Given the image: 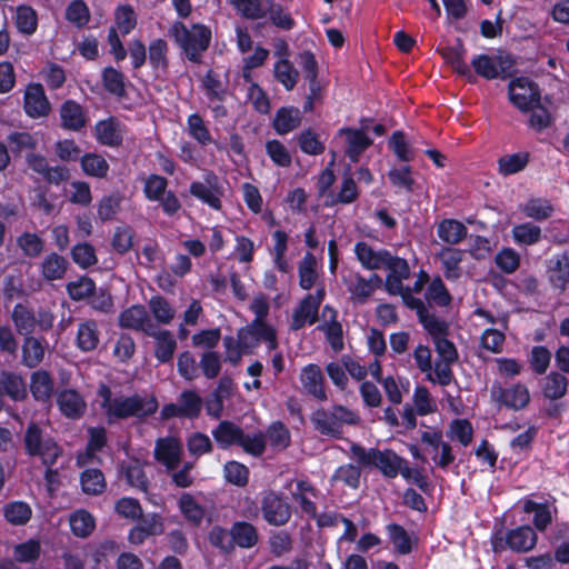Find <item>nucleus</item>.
Instances as JSON below:
<instances>
[{
    "label": "nucleus",
    "instance_id": "f257e3e1",
    "mask_svg": "<svg viewBox=\"0 0 569 569\" xmlns=\"http://www.w3.org/2000/svg\"><path fill=\"white\" fill-rule=\"evenodd\" d=\"M97 396L101 399L100 408L109 425L129 418L143 421L153 416L159 408L154 396L142 397L139 393H133L131 396L113 397L110 386L104 382L98 386Z\"/></svg>",
    "mask_w": 569,
    "mask_h": 569
},
{
    "label": "nucleus",
    "instance_id": "f03ea898",
    "mask_svg": "<svg viewBox=\"0 0 569 569\" xmlns=\"http://www.w3.org/2000/svg\"><path fill=\"white\" fill-rule=\"evenodd\" d=\"M351 458L362 468H377L383 477L393 479L401 475L403 479L409 478V462L391 449L379 450L378 448L366 449L360 443L352 442L350 446Z\"/></svg>",
    "mask_w": 569,
    "mask_h": 569
},
{
    "label": "nucleus",
    "instance_id": "7ed1b4c3",
    "mask_svg": "<svg viewBox=\"0 0 569 569\" xmlns=\"http://www.w3.org/2000/svg\"><path fill=\"white\" fill-rule=\"evenodd\" d=\"M168 33L190 62L201 63L202 53L210 47L212 37L208 26L197 22L187 28L182 21L177 20L171 24Z\"/></svg>",
    "mask_w": 569,
    "mask_h": 569
},
{
    "label": "nucleus",
    "instance_id": "20e7f679",
    "mask_svg": "<svg viewBox=\"0 0 569 569\" xmlns=\"http://www.w3.org/2000/svg\"><path fill=\"white\" fill-rule=\"evenodd\" d=\"M313 429L322 436L333 439H342L343 426H357L360 422L359 415L342 405H333L330 408H317L310 416Z\"/></svg>",
    "mask_w": 569,
    "mask_h": 569
},
{
    "label": "nucleus",
    "instance_id": "39448f33",
    "mask_svg": "<svg viewBox=\"0 0 569 569\" xmlns=\"http://www.w3.org/2000/svg\"><path fill=\"white\" fill-rule=\"evenodd\" d=\"M23 450L28 457H38L42 465H56L63 453L62 447L47 435L36 421H30L23 432Z\"/></svg>",
    "mask_w": 569,
    "mask_h": 569
},
{
    "label": "nucleus",
    "instance_id": "423d86ee",
    "mask_svg": "<svg viewBox=\"0 0 569 569\" xmlns=\"http://www.w3.org/2000/svg\"><path fill=\"white\" fill-rule=\"evenodd\" d=\"M11 319L17 332L30 337L36 332H48L53 328L56 316L47 308H39L37 312L22 303L13 307Z\"/></svg>",
    "mask_w": 569,
    "mask_h": 569
},
{
    "label": "nucleus",
    "instance_id": "0eeeda50",
    "mask_svg": "<svg viewBox=\"0 0 569 569\" xmlns=\"http://www.w3.org/2000/svg\"><path fill=\"white\" fill-rule=\"evenodd\" d=\"M538 541L533 528L528 525L519 526L503 533L501 530L493 535L492 549L500 552L510 549L516 552H528L532 550Z\"/></svg>",
    "mask_w": 569,
    "mask_h": 569
},
{
    "label": "nucleus",
    "instance_id": "6e6552de",
    "mask_svg": "<svg viewBox=\"0 0 569 569\" xmlns=\"http://www.w3.org/2000/svg\"><path fill=\"white\" fill-rule=\"evenodd\" d=\"M237 337L240 339V345L244 348V353H252L261 341L268 343L269 350L278 348V339L276 329L268 322H260L252 320L249 325L241 327Z\"/></svg>",
    "mask_w": 569,
    "mask_h": 569
},
{
    "label": "nucleus",
    "instance_id": "1a4fd4ad",
    "mask_svg": "<svg viewBox=\"0 0 569 569\" xmlns=\"http://www.w3.org/2000/svg\"><path fill=\"white\" fill-rule=\"evenodd\" d=\"M510 102L521 112H529L541 100L540 88L537 82L528 77H518L508 84Z\"/></svg>",
    "mask_w": 569,
    "mask_h": 569
},
{
    "label": "nucleus",
    "instance_id": "9d476101",
    "mask_svg": "<svg viewBox=\"0 0 569 569\" xmlns=\"http://www.w3.org/2000/svg\"><path fill=\"white\" fill-rule=\"evenodd\" d=\"M260 510L263 520L273 527H282L291 519V506L287 498L273 490L264 492L260 501Z\"/></svg>",
    "mask_w": 569,
    "mask_h": 569
},
{
    "label": "nucleus",
    "instance_id": "9b49d317",
    "mask_svg": "<svg viewBox=\"0 0 569 569\" xmlns=\"http://www.w3.org/2000/svg\"><path fill=\"white\" fill-rule=\"evenodd\" d=\"M512 60L501 56L491 57L486 53L472 58L470 66L475 73L486 80L507 79L510 77L509 68Z\"/></svg>",
    "mask_w": 569,
    "mask_h": 569
},
{
    "label": "nucleus",
    "instance_id": "f8f14e48",
    "mask_svg": "<svg viewBox=\"0 0 569 569\" xmlns=\"http://www.w3.org/2000/svg\"><path fill=\"white\" fill-rule=\"evenodd\" d=\"M189 192L192 197L209 206L213 210H221L222 188L219 184L218 176L213 171H207L204 182L193 181L190 183Z\"/></svg>",
    "mask_w": 569,
    "mask_h": 569
},
{
    "label": "nucleus",
    "instance_id": "ddd939ff",
    "mask_svg": "<svg viewBox=\"0 0 569 569\" xmlns=\"http://www.w3.org/2000/svg\"><path fill=\"white\" fill-rule=\"evenodd\" d=\"M118 323L123 329L142 332L146 336L152 335L153 328L157 326L151 320L146 307L139 303L122 310L118 317Z\"/></svg>",
    "mask_w": 569,
    "mask_h": 569
},
{
    "label": "nucleus",
    "instance_id": "4468645a",
    "mask_svg": "<svg viewBox=\"0 0 569 569\" xmlns=\"http://www.w3.org/2000/svg\"><path fill=\"white\" fill-rule=\"evenodd\" d=\"M136 521L138 523L128 533V540L132 545H142L148 538L161 536L164 531L163 518L160 513L142 515Z\"/></svg>",
    "mask_w": 569,
    "mask_h": 569
},
{
    "label": "nucleus",
    "instance_id": "2eb2a0df",
    "mask_svg": "<svg viewBox=\"0 0 569 569\" xmlns=\"http://www.w3.org/2000/svg\"><path fill=\"white\" fill-rule=\"evenodd\" d=\"M23 109L27 116L33 119L50 113L51 104L41 83L31 82L28 84L23 96Z\"/></svg>",
    "mask_w": 569,
    "mask_h": 569
},
{
    "label": "nucleus",
    "instance_id": "dca6fc26",
    "mask_svg": "<svg viewBox=\"0 0 569 569\" xmlns=\"http://www.w3.org/2000/svg\"><path fill=\"white\" fill-rule=\"evenodd\" d=\"M59 117L61 128L73 132H80L89 121L87 110L73 99H67L61 103Z\"/></svg>",
    "mask_w": 569,
    "mask_h": 569
},
{
    "label": "nucleus",
    "instance_id": "f3484780",
    "mask_svg": "<svg viewBox=\"0 0 569 569\" xmlns=\"http://www.w3.org/2000/svg\"><path fill=\"white\" fill-rule=\"evenodd\" d=\"M437 52L443 58L446 63L451 66L457 74L466 77L470 83L476 82V77L472 74L470 67L465 60L467 50L460 38L456 39L455 46L438 48Z\"/></svg>",
    "mask_w": 569,
    "mask_h": 569
},
{
    "label": "nucleus",
    "instance_id": "a211bd4d",
    "mask_svg": "<svg viewBox=\"0 0 569 569\" xmlns=\"http://www.w3.org/2000/svg\"><path fill=\"white\" fill-rule=\"evenodd\" d=\"M368 121L371 120L362 119V128L360 129L345 127L339 130V134L346 137V154L353 162L358 161L359 157L373 143L372 139L365 132L367 126H363V123Z\"/></svg>",
    "mask_w": 569,
    "mask_h": 569
},
{
    "label": "nucleus",
    "instance_id": "6ab92c4d",
    "mask_svg": "<svg viewBox=\"0 0 569 569\" xmlns=\"http://www.w3.org/2000/svg\"><path fill=\"white\" fill-rule=\"evenodd\" d=\"M300 381L307 395L318 401H327L328 395L325 377L321 368L316 363H309L301 369Z\"/></svg>",
    "mask_w": 569,
    "mask_h": 569
},
{
    "label": "nucleus",
    "instance_id": "aec40b11",
    "mask_svg": "<svg viewBox=\"0 0 569 569\" xmlns=\"http://www.w3.org/2000/svg\"><path fill=\"white\" fill-rule=\"evenodd\" d=\"M94 138L102 146L120 147L123 142L121 122L113 116L99 120L94 126Z\"/></svg>",
    "mask_w": 569,
    "mask_h": 569
},
{
    "label": "nucleus",
    "instance_id": "412c9836",
    "mask_svg": "<svg viewBox=\"0 0 569 569\" xmlns=\"http://www.w3.org/2000/svg\"><path fill=\"white\" fill-rule=\"evenodd\" d=\"M181 443L177 438H160L156 442L154 458L167 469L174 470L181 461Z\"/></svg>",
    "mask_w": 569,
    "mask_h": 569
},
{
    "label": "nucleus",
    "instance_id": "4be33fe9",
    "mask_svg": "<svg viewBox=\"0 0 569 569\" xmlns=\"http://www.w3.org/2000/svg\"><path fill=\"white\" fill-rule=\"evenodd\" d=\"M57 405L60 412L69 419H80L86 412V401L74 389H63L58 393Z\"/></svg>",
    "mask_w": 569,
    "mask_h": 569
},
{
    "label": "nucleus",
    "instance_id": "5701e85b",
    "mask_svg": "<svg viewBox=\"0 0 569 569\" xmlns=\"http://www.w3.org/2000/svg\"><path fill=\"white\" fill-rule=\"evenodd\" d=\"M497 401L508 409L518 411L529 405L530 393L527 386L519 382L507 388L500 387Z\"/></svg>",
    "mask_w": 569,
    "mask_h": 569
},
{
    "label": "nucleus",
    "instance_id": "b1692460",
    "mask_svg": "<svg viewBox=\"0 0 569 569\" xmlns=\"http://www.w3.org/2000/svg\"><path fill=\"white\" fill-rule=\"evenodd\" d=\"M381 286L382 279L377 273H372L369 279L356 273L355 281L348 286V291L356 303L363 305Z\"/></svg>",
    "mask_w": 569,
    "mask_h": 569
},
{
    "label": "nucleus",
    "instance_id": "393cba45",
    "mask_svg": "<svg viewBox=\"0 0 569 569\" xmlns=\"http://www.w3.org/2000/svg\"><path fill=\"white\" fill-rule=\"evenodd\" d=\"M0 389L14 402L24 401L28 398L27 383L21 375L2 370L0 372Z\"/></svg>",
    "mask_w": 569,
    "mask_h": 569
},
{
    "label": "nucleus",
    "instance_id": "a878e982",
    "mask_svg": "<svg viewBox=\"0 0 569 569\" xmlns=\"http://www.w3.org/2000/svg\"><path fill=\"white\" fill-rule=\"evenodd\" d=\"M389 252L390 251L387 249L376 251L365 241H358L355 244L356 257L366 270H378L383 268Z\"/></svg>",
    "mask_w": 569,
    "mask_h": 569
},
{
    "label": "nucleus",
    "instance_id": "bb28decb",
    "mask_svg": "<svg viewBox=\"0 0 569 569\" xmlns=\"http://www.w3.org/2000/svg\"><path fill=\"white\" fill-rule=\"evenodd\" d=\"M230 529L233 550L236 547L251 549L259 541L258 529L251 522L238 520L231 525Z\"/></svg>",
    "mask_w": 569,
    "mask_h": 569
},
{
    "label": "nucleus",
    "instance_id": "cd10ccee",
    "mask_svg": "<svg viewBox=\"0 0 569 569\" xmlns=\"http://www.w3.org/2000/svg\"><path fill=\"white\" fill-rule=\"evenodd\" d=\"M99 343L100 330L97 321L93 319L81 321L76 335L77 348L82 352H91L98 348Z\"/></svg>",
    "mask_w": 569,
    "mask_h": 569
},
{
    "label": "nucleus",
    "instance_id": "c85d7f7f",
    "mask_svg": "<svg viewBox=\"0 0 569 569\" xmlns=\"http://www.w3.org/2000/svg\"><path fill=\"white\" fill-rule=\"evenodd\" d=\"M156 339L154 357L160 363H168L173 359L177 349V341L171 331L160 330L158 326L153 328L152 335H147Z\"/></svg>",
    "mask_w": 569,
    "mask_h": 569
},
{
    "label": "nucleus",
    "instance_id": "c756f323",
    "mask_svg": "<svg viewBox=\"0 0 569 569\" xmlns=\"http://www.w3.org/2000/svg\"><path fill=\"white\" fill-rule=\"evenodd\" d=\"M302 116L298 108L281 107L276 111L272 128L279 136L288 134L301 124Z\"/></svg>",
    "mask_w": 569,
    "mask_h": 569
},
{
    "label": "nucleus",
    "instance_id": "7c9ffc66",
    "mask_svg": "<svg viewBox=\"0 0 569 569\" xmlns=\"http://www.w3.org/2000/svg\"><path fill=\"white\" fill-rule=\"evenodd\" d=\"M54 381L44 369L36 370L30 377V392L38 402H47L53 395Z\"/></svg>",
    "mask_w": 569,
    "mask_h": 569
},
{
    "label": "nucleus",
    "instance_id": "2f4dec72",
    "mask_svg": "<svg viewBox=\"0 0 569 569\" xmlns=\"http://www.w3.org/2000/svg\"><path fill=\"white\" fill-rule=\"evenodd\" d=\"M311 293H308L298 305L292 315L291 329H302L307 323L313 325L318 320L319 307L312 301Z\"/></svg>",
    "mask_w": 569,
    "mask_h": 569
},
{
    "label": "nucleus",
    "instance_id": "473e14b6",
    "mask_svg": "<svg viewBox=\"0 0 569 569\" xmlns=\"http://www.w3.org/2000/svg\"><path fill=\"white\" fill-rule=\"evenodd\" d=\"M264 9L272 26L280 30L290 31L296 27V20L288 8L277 0H264Z\"/></svg>",
    "mask_w": 569,
    "mask_h": 569
},
{
    "label": "nucleus",
    "instance_id": "72a5a7b5",
    "mask_svg": "<svg viewBox=\"0 0 569 569\" xmlns=\"http://www.w3.org/2000/svg\"><path fill=\"white\" fill-rule=\"evenodd\" d=\"M44 338L33 336L24 337L22 345V363L27 368L33 369L38 367L44 358Z\"/></svg>",
    "mask_w": 569,
    "mask_h": 569
},
{
    "label": "nucleus",
    "instance_id": "f704fd0d",
    "mask_svg": "<svg viewBox=\"0 0 569 569\" xmlns=\"http://www.w3.org/2000/svg\"><path fill=\"white\" fill-rule=\"evenodd\" d=\"M69 262L57 252H50L47 254L41 262L40 271L42 277L48 281H54L62 279L68 269Z\"/></svg>",
    "mask_w": 569,
    "mask_h": 569
},
{
    "label": "nucleus",
    "instance_id": "c9c22d12",
    "mask_svg": "<svg viewBox=\"0 0 569 569\" xmlns=\"http://www.w3.org/2000/svg\"><path fill=\"white\" fill-rule=\"evenodd\" d=\"M101 81L108 93L120 99L127 97L126 76L120 70L111 66L103 68L101 72Z\"/></svg>",
    "mask_w": 569,
    "mask_h": 569
},
{
    "label": "nucleus",
    "instance_id": "e433bc0d",
    "mask_svg": "<svg viewBox=\"0 0 569 569\" xmlns=\"http://www.w3.org/2000/svg\"><path fill=\"white\" fill-rule=\"evenodd\" d=\"M188 134L201 146L214 143L218 150H222V146L218 144L211 137L210 130L204 123L203 118L194 112L187 118Z\"/></svg>",
    "mask_w": 569,
    "mask_h": 569
},
{
    "label": "nucleus",
    "instance_id": "4c0bfd02",
    "mask_svg": "<svg viewBox=\"0 0 569 569\" xmlns=\"http://www.w3.org/2000/svg\"><path fill=\"white\" fill-rule=\"evenodd\" d=\"M530 161V153L528 151L505 154L497 161L498 173L503 177L516 174L526 169Z\"/></svg>",
    "mask_w": 569,
    "mask_h": 569
},
{
    "label": "nucleus",
    "instance_id": "58836bf2",
    "mask_svg": "<svg viewBox=\"0 0 569 569\" xmlns=\"http://www.w3.org/2000/svg\"><path fill=\"white\" fill-rule=\"evenodd\" d=\"M242 428L229 420H223L212 430V437L221 449L238 445Z\"/></svg>",
    "mask_w": 569,
    "mask_h": 569
},
{
    "label": "nucleus",
    "instance_id": "ea45409f",
    "mask_svg": "<svg viewBox=\"0 0 569 569\" xmlns=\"http://www.w3.org/2000/svg\"><path fill=\"white\" fill-rule=\"evenodd\" d=\"M437 233L443 242L457 244L467 237L468 229L462 222L456 219H443L438 224Z\"/></svg>",
    "mask_w": 569,
    "mask_h": 569
},
{
    "label": "nucleus",
    "instance_id": "a19ab883",
    "mask_svg": "<svg viewBox=\"0 0 569 569\" xmlns=\"http://www.w3.org/2000/svg\"><path fill=\"white\" fill-rule=\"evenodd\" d=\"M178 505L182 516L188 522L196 527L202 523L206 510L191 493L183 492L179 498Z\"/></svg>",
    "mask_w": 569,
    "mask_h": 569
},
{
    "label": "nucleus",
    "instance_id": "79ce46f5",
    "mask_svg": "<svg viewBox=\"0 0 569 569\" xmlns=\"http://www.w3.org/2000/svg\"><path fill=\"white\" fill-rule=\"evenodd\" d=\"M81 489L86 495L99 496L107 489L103 472L98 468H88L80 475Z\"/></svg>",
    "mask_w": 569,
    "mask_h": 569
},
{
    "label": "nucleus",
    "instance_id": "37998d69",
    "mask_svg": "<svg viewBox=\"0 0 569 569\" xmlns=\"http://www.w3.org/2000/svg\"><path fill=\"white\" fill-rule=\"evenodd\" d=\"M169 46L162 38L150 41L148 47V60L153 71L166 72L169 67Z\"/></svg>",
    "mask_w": 569,
    "mask_h": 569
},
{
    "label": "nucleus",
    "instance_id": "c03bdc74",
    "mask_svg": "<svg viewBox=\"0 0 569 569\" xmlns=\"http://www.w3.org/2000/svg\"><path fill=\"white\" fill-rule=\"evenodd\" d=\"M64 19L74 28L81 30L91 20V12L84 0H71L64 10Z\"/></svg>",
    "mask_w": 569,
    "mask_h": 569
},
{
    "label": "nucleus",
    "instance_id": "a18cd8bd",
    "mask_svg": "<svg viewBox=\"0 0 569 569\" xmlns=\"http://www.w3.org/2000/svg\"><path fill=\"white\" fill-rule=\"evenodd\" d=\"M38 13L28 4L17 7L14 16V24L17 30L23 36H32L38 29Z\"/></svg>",
    "mask_w": 569,
    "mask_h": 569
},
{
    "label": "nucleus",
    "instance_id": "49530a36",
    "mask_svg": "<svg viewBox=\"0 0 569 569\" xmlns=\"http://www.w3.org/2000/svg\"><path fill=\"white\" fill-rule=\"evenodd\" d=\"M523 511L526 513L533 512L532 523L536 530L545 532L552 523V513L548 503L536 502L528 499L523 503Z\"/></svg>",
    "mask_w": 569,
    "mask_h": 569
},
{
    "label": "nucleus",
    "instance_id": "de8ad7c7",
    "mask_svg": "<svg viewBox=\"0 0 569 569\" xmlns=\"http://www.w3.org/2000/svg\"><path fill=\"white\" fill-rule=\"evenodd\" d=\"M80 166L86 176L103 179L107 177L110 166L99 153L88 152L80 158Z\"/></svg>",
    "mask_w": 569,
    "mask_h": 569
},
{
    "label": "nucleus",
    "instance_id": "09e8293b",
    "mask_svg": "<svg viewBox=\"0 0 569 569\" xmlns=\"http://www.w3.org/2000/svg\"><path fill=\"white\" fill-rule=\"evenodd\" d=\"M71 532L79 538L89 537L96 528L93 516L86 509L76 510L69 518Z\"/></svg>",
    "mask_w": 569,
    "mask_h": 569
},
{
    "label": "nucleus",
    "instance_id": "8fccbe9b",
    "mask_svg": "<svg viewBox=\"0 0 569 569\" xmlns=\"http://www.w3.org/2000/svg\"><path fill=\"white\" fill-rule=\"evenodd\" d=\"M3 517L12 526H24L32 517V509L24 501H10L3 506Z\"/></svg>",
    "mask_w": 569,
    "mask_h": 569
},
{
    "label": "nucleus",
    "instance_id": "3c124183",
    "mask_svg": "<svg viewBox=\"0 0 569 569\" xmlns=\"http://www.w3.org/2000/svg\"><path fill=\"white\" fill-rule=\"evenodd\" d=\"M8 148L13 156H21L22 152L31 153L38 147V140L27 131H13L7 137Z\"/></svg>",
    "mask_w": 569,
    "mask_h": 569
},
{
    "label": "nucleus",
    "instance_id": "603ef678",
    "mask_svg": "<svg viewBox=\"0 0 569 569\" xmlns=\"http://www.w3.org/2000/svg\"><path fill=\"white\" fill-rule=\"evenodd\" d=\"M440 259L446 279L451 281L459 279L461 276V269L459 267L462 261L461 250L447 247L441 251Z\"/></svg>",
    "mask_w": 569,
    "mask_h": 569
},
{
    "label": "nucleus",
    "instance_id": "864d4df0",
    "mask_svg": "<svg viewBox=\"0 0 569 569\" xmlns=\"http://www.w3.org/2000/svg\"><path fill=\"white\" fill-rule=\"evenodd\" d=\"M273 73L276 80L281 83L287 91L293 90L298 83L299 72L288 59L278 60L274 63Z\"/></svg>",
    "mask_w": 569,
    "mask_h": 569
},
{
    "label": "nucleus",
    "instance_id": "5fc2aeb1",
    "mask_svg": "<svg viewBox=\"0 0 569 569\" xmlns=\"http://www.w3.org/2000/svg\"><path fill=\"white\" fill-rule=\"evenodd\" d=\"M568 389L567 378L557 371L546 376L542 385L543 397L550 400H558L566 396Z\"/></svg>",
    "mask_w": 569,
    "mask_h": 569
},
{
    "label": "nucleus",
    "instance_id": "6e6d98bb",
    "mask_svg": "<svg viewBox=\"0 0 569 569\" xmlns=\"http://www.w3.org/2000/svg\"><path fill=\"white\" fill-rule=\"evenodd\" d=\"M520 211L527 218H531L536 221H543L552 216L553 206L547 199L531 198L523 206H521Z\"/></svg>",
    "mask_w": 569,
    "mask_h": 569
},
{
    "label": "nucleus",
    "instance_id": "4d7b16f0",
    "mask_svg": "<svg viewBox=\"0 0 569 569\" xmlns=\"http://www.w3.org/2000/svg\"><path fill=\"white\" fill-rule=\"evenodd\" d=\"M137 13L131 4H120L114 10V27L121 36L126 37L137 27Z\"/></svg>",
    "mask_w": 569,
    "mask_h": 569
},
{
    "label": "nucleus",
    "instance_id": "13d9d810",
    "mask_svg": "<svg viewBox=\"0 0 569 569\" xmlns=\"http://www.w3.org/2000/svg\"><path fill=\"white\" fill-rule=\"evenodd\" d=\"M237 446L252 457H261L267 448L266 433L262 430H257L249 435L242 430Z\"/></svg>",
    "mask_w": 569,
    "mask_h": 569
},
{
    "label": "nucleus",
    "instance_id": "bf43d9fd",
    "mask_svg": "<svg viewBox=\"0 0 569 569\" xmlns=\"http://www.w3.org/2000/svg\"><path fill=\"white\" fill-rule=\"evenodd\" d=\"M297 142L301 152L309 156H320L326 150V144L320 140L319 134L312 129L307 128L297 136Z\"/></svg>",
    "mask_w": 569,
    "mask_h": 569
},
{
    "label": "nucleus",
    "instance_id": "052dcab7",
    "mask_svg": "<svg viewBox=\"0 0 569 569\" xmlns=\"http://www.w3.org/2000/svg\"><path fill=\"white\" fill-rule=\"evenodd\" d=\"M316 257L311 252H307L298 266L299 286L303 290H310L318 278L316 270Z\"/></svg>",
    "mask_w": 569,
    "mask_h": 569
},
{
    "label": "nucleus",
    "instance_id": "680f3d73",
    "mask_svg": "<svg viewBox=\"0 0 569 569\" xmlns=\"http://www.w3.org/2000/svg\"><path fill=\"white\" fill-rule=\"evenodd\" d=\"M361 467L353 463H345L339 466L331 476V482H342L351 489L360 487Z\"/></svg>",
    "mask_w": 569,
    "mask_h": 569
},
{
    "label": "nucleus",
    "instance_id": "e2e57ef3",
    "mask_svg": "<svg viewBox=\"0 0 569 569\" xmlns=\"http://www.w3.org/2000/svg\"><path fill=\"white\" fill-rule=\"evenodd\" d=\"M237 13L247 20H259L267 17L262 0H229Z\"/></svg>",
    "mask_w": 569,
    "mask_h": 569
},
{
    "label": "nucleus",
    "instance_id": "0e129e2a",
    "mask_svg": "<svg viewBox=\"0 0 569 569\" xmlns=\"http://www.w3.org/2000/svg\"><path fill=\"white\" fill-rule=\"evenodd\" d=\"M511 233L515 242L520 246H532L541 239V228L531 222L513 226Z\"/></svg>",
    "mask_w": 569,
    "mask_h": 569
},
{
    "label": "nucleus",
    "instance_id": "69168bd1",
    "mask_svg": "<svg viewBox=\"0 0 569 569\" xmlns=\"http://www.w3.org/2000/svg\"><path fill=\"white\" fill-rule=\"evenodd\" d=\"M264 433L266 440H269V443L273 449L283 450L290 446V431L280 420L271 422Z\"/></svg>",
    "mask_w": 569,
    "mask_h": 569
},
{
    "label": "nucleus",
    "instance_id": "338daca9",
    "mask_svg": "<svg viewBox=\"0 0 569 569\" xmlns=\"http://www.w3.org/2000/svg\"><path fill=\"white\" fill-rule=\"evenodd\" d=\"M148 307L158 323L169 325L174 318V309L168 300L160 295L152 296L148 302Z\"/></svg>",
    "mask_w": 569,
    "mask_h": 569
},
{
    "label": "nucleus",
    "instance_id": "774afa93",
    "mask_svg": "<svg viewBox=\"0 0 569 569\" xmlns=\"http://www.w3.org/2000/svg\"><path fill=\"white\" fill-rule=\"evenodd\" d=\"M550 280L555 288L566 290L569 287V253L556 257Z\"/></svg>",
    "mask_w": 569,
    "mask_h": 569
}]
</instances>
